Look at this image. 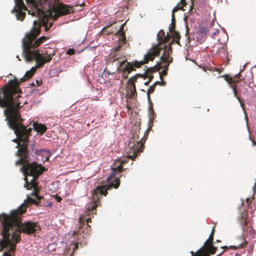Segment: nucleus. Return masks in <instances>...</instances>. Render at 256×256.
Returning a JSON list of instances; mask_svg holds the SVG:
<instances>
[{
  "instance_id": "1",
  "label": "nucleus",
  "mask_w": 256,
  "mask_h": 256,
  "mask_svg": "<svg viewBox=\"0 0 256 256\" xmlns=\"http://www.w3.org/2000/svg\"><path fill=\"white\" fill-rule=\"evenodd\" d=\"M33 74L27 71L22 78L19 81L16 78L10 80L4 87L0 88V107L5 108L4 114L8 127L14 130L20 142L16 156L20 159L16 161L18 166L23 164L22 170L24 174H42L45 170L42 164L34 162L27 164L30 153L28 149L29 136L31 135L32 128H27L23 124V119L20 114L19 108L21 107L22 92L20 88V83L32 77Z\"/></svg>"
},
{
  "instance_id": "2",
  "label": "nucleus",
  "mask_w": 256,
  "mask_h": 256,
  "mask_svg": "<svg viewBox=\"0 0 256 256\" xmlns=\"http://www.w3.org/2000/svg\"><path fill=\"white\" fill-rule=\"evenodd\" d=\"M26 204H22L16 210H12L10 214H3V228L0 234V252L6 248L3 256H12L10 253H14L16 244L21 240L20 234L28 235L34 234L40 229L36 222H21V216L26 212Z\"/></svg>"
},
{
  "instance_id": "3",
  "label": "nucleus",
  "mask_w": 256,
  "mask_h": 256,
  "mask_svg": "<svg viewBox=\"0 0 256 256\" xmlns=\"http://www.w3.org/2000/svg\"><path fill=\"white\" fill-rule=\"evenodd\" d=\"M15 6L12 12L16 13L18 20L22 21L27 10L32 16H36L39 20L53 13L57 17L71 14L74 12L73 6L64 4L60 0H14Z\"/></svg>"
},
{
  "instance_id": "4",
  "label": "nucleus",
  "mask_w": 256,
  "mask_h": 256,
  "mask_svg": "<svg viewBox=\"0 0 256 256\" xmlns=\"http://www.w3.org/2000/svg\"><path fill=\"white\" fill-rule=\"evenodd\" d=\"M32 28L22 40V53L26 62H31L35 60L37 67H42L45 63L49 62L52 60L56 52L54 49L48 48L42 52V56L38 50H36L49 38L42 36L36 40L40 32V25L38 20H34Z\"/></svg>"
},
{
  "instance_id": "5",
  "label": "nucleus",
  "mask_w": 256,
  "mask_h": 256,
  "mask_svg": "<svg viewBox=\"0 0 256 256\" xmlns=\"http://www.w3.org/2000/svg\"><path fill=\"white\" fill-rule=\"evenodd\" d=\"M157 40L158 44L148 50L147 54L144 56V60L130 62L124 60L120 63L117 70L121 73L124 79L128 78V74L133 70H136L134 68H139L142 65L148 63L149 61H152L156 56H160L162 50L164 52L161 59L164 62L168 61V58L170 56L172 49L170 43L166 44L170 40V36L168 34L166 36L165 32L162 30L157 34Z\"/></svg>"
},
{
  "instance_id": "6",
  "label": "nucleus",
  "mask_w": 256,
  "mask_h": 256,
  "mask_svg": "<svg viewBox=\"0 0 256 256\" xmlns=\"http://www.w3.org/2000/svg\"><path fill=\"white\" fill-rule=\"evenodd\" d=\"M120 184V180L118 178H115L112 182L110 185H104L97 186L92 191V200L93 202L90 204L87 208L86 214L80 216L79 218L80 226L77 230L74 232V235H82V238H85L89 234L90 230V226L89 223L92 222L91 218H88L96 213V208L98 206V204L100 202V196H106L108 194V190L112 188H117Z\"/></svg>"
},
{
  "instance_id": "7",
  "label": "nucleus",
  "mask_w": 256,
  "mask_h": 256,
  "mask_svg": "<svg viewBox=\"0 0 256 256\" xmlns=\"http://www.w3.org/2000/svg\"><path fill=\"white\" fill-rule=\"evenodd\" d=\"M140 132L137 134L136 132L130 139V141L126 150L128 158L134 160L138 156V153L143 152L145 140L144 138H140Z\"/></svg>"
},
{
  "instance_id": "8",
  "label": "nucleus",
  "mask_w": 256,
  "mask_h": 256,
  "mask_svg": "<svg viewBox=\"0 0 256 256\" xmlns=\"http://www.w3.org/2000/svg\"><path fill=\"white\" fill-rule=\"evenodd\" d=\"M246 216V212H242L240 216L238 218L239 223L242 227L243 232H245L248 233L250 235H253L254 232V230L252 227L248 226Z\"/></svg>"
},
{
  "instance_id": "9",
  "label": "nucleus",
  "mask_w": 256,
  "mask_h": 256,
  "mask_svg": "<svg viewBox=\"0 0 256 256\" xmlns=\"http://www.w3.org/2000/svg\"><path fill=\"white\" fill-rule=\"evenodd\" d=\"M246 232H243L242 234L236 238L234 241V245L230 246V247L234 250L238 248H244L248 244V242L246 240V236H247Z\"/></svg>"
},
{
  "instance_id": "10",
  "label": "nucleus",
  "mask_w": 256,
  "mask_h": 256,
  "mask_svg": "<svg viewBox=\"0 0 256 256\" xmlns=\"http://www.w3.org/2000/svg\"><path fill=\"white\" fill-rule=\"evenodd\" d=\"M126 90L127 96H128V98L126 102V108L128 109V111L129 112L132 110V108H131L130 104L129 98H134L135 96L137 94L135 84H128Z\"/></svg>"
},
{
  "instance_id": "11",
  "label": "nucleus",
  "mask_w": 256,
  "mask_h": 256,
  "mask_svg": "<svg viewBox=\"0 0 256 256\" xmlns=\"http://www.w3.org/2000/svg\"><path fill=\"white\" fill-rule=\"evenodd\" d=\"M160 60L162 63L160 64L158 68H164L162 71L161 73L160 74V78L161 80H162V76H166L167 74V70L168 69L170 64L172 61V58H170L169 56L168 58L167 62H164L161 58Z\"/></svg>"
},
{
  "instance_id": "12",
  "label": "nucleus",
  "mask_w": 256,
  "mask_h": 256,
  "mask_svg": "<svg viewBox=\"0 0 256 256\" xmlns=\"http://www.w3.org/2000/svg\"><path fill=\"white\" fill-rule=\"evenodd\" d=\"M117 162L120 164L116 167L112 168V172L111 173L110 176L106 178V182L108 183L110 182L111 180H112V179L113 178L114 176H115V174H116V172H122V170H123L122 165L126 163V162L125 160H123L120 162H116V163H117Z\"/></svg>"
},
{
  "instance_id": "13",
  "label": "nucleus",
  "mask_w": 256,
  "mask_h": 256,
  "mask_svg": "<svg viewBox=\"0 0 256 256\" xmlns=\"http://www.w3.org/2000/svg\"><path fill=\"white\" fill-rule=\"evenodd\" d=\"M214 49H216V54L219 56L223 57L228 54L226 46L224 44H220V46H214L212 50L215 51Z\"/></svg>"
},
{
  "instance_id": "14",
  "label": "nucleus",
  "mask_w": 256,
  "mask_h": 256,
  "mask_svg": "<svg viewBox=\"0 0 256 256\" xmlns=\"http://www.w3.org/2000/svg\"><path fill=\"white\" fill-rule=\"evenodd\" d=\"M224 77L225 78L226 80L231 84H236L237 83H238L239 80L244 81V80L241 78L242 75L240 74V71L238 74L235 76L234 78L232 77H229L228 76H224Z\"/></svg>"
},
{
  "instance_id": "15",
  "label": "nucleus",
  "mask_w": 256,
  "mask_h": 256,
  "mask_svg": "<svg viewBox=\"0 0 256 256\" xmlns=\"http://www.w3.org/2000/svg\"><path fill=\"white\" fill-rule=\"evenodd\" d=\"M35 153L37 156H42L46 158V160L48 161L50 156V152L44 149L36 150Z\"/></svg>"
},
{
  "instance_id": "16",
  "label": "nucleus",
  "mask_w": 256,
  "mask_h": 256,
  "mask_svg": "<svg viewBox=\"0 0 256 256\" xmlns=\"http://www.w3.org/2000/svg\"><path fill=\"white\" fill-rule=\"evenodd\" d=\"M33 126L34 130L40 134H43L47 130L46 126L43 124L34 122Z\"/></svg>"
},
{
  "instance_id": "17",
  "label": "nucleus",
  "mask_w": 256,
  "mask_h": 256,
  "mask_svg": "<svg viewBox=\"0 0 256 256\" xmlns=\"http://www.w3.org/2000/svg\"><path fill=\"white\" fill-rule=\"evenodd\" d=\"M214 228L212 230L211 234L209 236L208 239L205 242L204 246L208 249H212L214 248L212 246V241L214 240Z\"/></svg>"
},
{
  "instance_id": "18",
  "label": "nucleus",
  "mask_w": 256,
  "mask_h": 256,
  "mask_svg": "<svg viewBox=\"0 0 256 256\" xmlns=\"http://www.w3.org/2000/svg\"><path fill=\"white\" fill-rule=\"evenodd\" d=\"M186 4L185 2V0H180V4H178L177 6L174 7L172 11V19L174 20V13L179 10L182 9L184 6H186Z\"/></svg>"
},
{
  "instance_id": "19",
  "label": "nucleus",
  "mask_w": 256,
  "mask_h": 256,
  "mask_svg": "<svg viewBox=\"0 0 256 256\" xmlns=\"http://www.w3.org/2000/svg\"><path fill=\"white\" fill-rule=\"evenodd\" d=\"M124 24H122L120 26V30L116 33V34L120 36V40L122 42L124 43L126 40V37L125 36V32H124Z\"/></svg>"
},
{
  "instance_id": "20",
  "label": "nucleus",
  "mask_w": 256,
  "mask_h": 256,
  "mask_svg": "<svg viewBox=\"0 0 256 256\" xmlns=\"http://www.w3.org/2000/svg\"><path fill=\"white\" fill-rule=\"evenodd\" d=\"M236 84H230V87L232 88L233 92L234 94V96L238 99L239 102L240 104V106L244 110V104L242 102L241 100L240 99V97L238 96V92L236 89Z\"/></svg>"
},
{
  "instance_id": "21",
  "label": "nucleus",
  "mask_w": 256,
  "mask_h": 256,
  "mask_svg": "<svg viewBox=\"0 0 256 256\" xmlns=\"http://www.w3.org/2000/svg\"><path fill=\"white\" fill-rule=\"evenodd\" d=\"M143 76L144 75L142 74H137L128 80L127 84H135V82H136L138 78H142Z\"/></svg>"
},
{
  "instance_id": "22",
  "label": "nucleus",
  "mask_w": 256,
  "mask_h": 256,
  "mask_svg": "<svg viewBox=\"0 0 256 256\" xmlns=\"http://www.w3.org/2000/svg\"><path fill=\"white\" fill-rule=\"evenodd\" d=\"M172 32H173V35H172L173 40H174L177 44H179V43H180L179 40L180 38V36L179 33L178 32H176L175 30H172Z\"/></svg>"
},
{
  "instance_id": "23",
  "label": "nucleus",
  "mask_w": 256,
  "mask_h": 256,
  "mask_svg": "<svg viewBox=\"0 0 256 256\" xmlns=\"http://www.w3.org/2000/svg\"><path fill=\"white\" fill-rule=\"evenodd\" d=\"M156 86L153 84L152 86H150L147 92V95L148 97V99L150 100V94L154 92L155 90Z\"/></svg>"
},
{
  "instance_id": "24",
  "label": "nucleus",
  "mask_w": 256,
  "mask_h": 256,
  "mask_svg": "<svg viewBox=\"0 0 256 256\" xmlns=\"http://www.w3.org/2000/svg\"><path fill=\"white\" fill-rule=\"evenodd\" d=\"M150 70V69H148L146 72H145L144 74H143L144 76H143V78L144 79L146 78H148V81L149 82H151L152 80V78H154V76L152 75V74H150V75H149L148 74V70Z\"/></svg>"
},
{
  "instance_id": "25",
  "label": "nucleus",
  "mask_w": 256,
  "mask_h": 256,
  "mask_svg": "<svg viewBox=\"0 0 256 256\" xmlns=\"http://www.w3.org/2000/svg\"><path fill=\"white\" fill-rule=\"evenodd\" d=\"M43 23V26H44L45 31H48L50 27L52 26V24H50L49 26L44 22V20H42V22Z\"/></svg>"
},
{
  "instance_id": "26",
  "label": "nucleus",
  "mask_w": 256,
  "mask_h": 256,
  "mask_svg": "<svg viewBox=\"0 0 256 256\" xmlns=\"http://www.w3.org/2000/svg\"><path fill=\"white\" fill-rule=\"evenodd\" d=\"M172 22L171 24V27L170 28V32H172V30H174V28H175V26H176V24H175V19L174 18L172 20Z\"/></svg>"
},
{
  "instance_id": "27",
  "label": "nucleus",
  "mask_w": 256,
  "mask_h": 256,
  "mask_svg": "<svg viewBox=\"0 0 256 256\" xmlns=\"http://www.w3.org/2000/svg\"><path fill=\"white\" fill-rule=\"evenodd\" d=\"M38 68L39 67H37L36 64V67H32L29 71L30 72V73H31L32 74H34L36 72V68Z\"/></svg>"
},
{
  "instance_id": "28",
  "label": "nucleus",
  "mask_w": 256,
  "mask_h": 256,
  "mask_svg": "<svg viewBox=\"0 0 256 256\" xmlns=\"http://www.w3.org/2000/svg\"><path fill=\"white\" fill-rule=\"evenodd\" d=\"M74 52H75V50H74L72 48L69 49L67 51V54H69V55H72V54H74Z\"/></svg>"
},
{
  "instance_id": "29",
  "label": "nucleus",
  "mask_w": 256,
  "mask_h": 256,
  "mask_svg": "<svg viewBox=\"0 0 256 256\" xmlns=\"http://www.w3.org/2000/svg\"><path fill=\"white\" fill-rule=\"evenodd\" d=\"M220 32L219 30H216L214 32L212 33V36L214 38V36L218 35Z\"/></svg>"
},
{
  "instance_id": "30",
  "label": "nucleus",
  "mask_w": 256,
  "mask_h": 256,
  "mask_svg": "<svg viewBox=\"0 0 256 256\" xmlns=\"http://www.w3.org/2000/svg\"><path fill=\"white\" fill-rule=\"evenodd\" d=\"M114 58L113 62H115L116 60H119L120 57L118 56V54H114L112 56Z\"/></svg>"
},
{
  "instance_id": "31",
  "label": "nucleus",
  "mask_w": 256,
  "mask_h": 256,
  "mask_svg": "<svg viewBox=\"0 0 256 256\" xmlns=\"http://www.w3.org/2000/svg\"><path fill=\"white\" fill-rule=\"evenodd\" d=\"M164 82L163 81V80H162V82H158V81L156 82L154 84L155 86H156V85H158V84H164Z\"/></svg>"
},
{
  "instance_id": "32",
  "label": "nucleus",
  "mask_w": 256,
  "mask_h": 256,
  "mask_svg": "<svg viewBox=\"0 0 256 256\" xmlns=\"http://www.w3.org/2000/svg\"><path fill=\"white\" fill-rule=\"evenodd\" d=\"M252 200V198H246V202L248 205H250Z\"/></svg>"
},
{
  "instance_id": "33",
  "label": "nucleus",
  "mask_w": 256,
  "mask_h": 256,
  "mask_svg": "<svg viewBox=\"0 0 256 256\" xmlns=\"http://www.w3.org/2000/svg\"><path fill=\"white\" fill-rule=\"evenodd\" d=\"M56 200L58 202H60L62 200V198L60 196H57L56 197Z\"/></svg>"
},
{
  "instance_id": "34",
  "label": "nucleus",
  "mask_w": 256,
  "mask_h": 256,
  "mask_svg": "<svg viewBox=\"0 0 256 256\" xmlns=\"http://www.w3.org/2000/svg\"><path fill=\"white\" fill-rule=\"evenodd\" d=\"M120 46H117L116 48H115V52H117L118 51H119L120 49Z\"/></svg>"
},
{
  "instance_id": "35",
  "label": "nucleus",
  "mask_w": 256,
  "mask_h": 256,
  "mask_svg": "<svg viewBox=\"0 0 256 256\" xmlns=\"http://www.w3.org/2000/svg\"><path fill=\"white\" fill-rule=\"evenodd\" d=\"M30 146L31 148L32 151H33L34 150V149L35 148H34L35 145L34 144H31Z\"/></svg>"
},
{
  "instance_id": "36",
  "label": "nucleus",
  "mask_w": 256,
  "mask_h": 256,
  "mask_svg": "<svg viewBox=\"0 0 256 256\" xmlns=\"http://www.w3.org/2000/svg\"><path fill=\"white\" fill-rule=\"evenodd\" d=\"M104 72H107L108 74H114V72L110 73L109 70L106 71V69H105Z\"/></svg>"
},
{
  "instance_id": "37",
  "label": "nucleus",
  "mask_w": 256,
  "mask_h": 256,
  "mask_svg": "<svg viewBox=\"0 0 256 256\" xmlns=\"http://www.w3.org/2000/svg\"><path fill=\"white\" fill-rule=\"evenodd\" d=\"M150 82H149V81L148 80V81H147V82H144V84H145L146 86H148V85L149 84Z\"/></svg>"
},
{
  "instance_id": "38",
  "label": "nucleus",
  "mask_w": 256,
  "mask_h": 256,
  "mask_svg": "<svg viewBox=\"0 0 256 256\" xmlns=\"http://www.w3.org/2000/svg\"><path fill=\"white\" fill-rule=\"evenodd\" d=\"M252 144L254 146H256V141H254V140H252Z\"/></svg>"
},
{
  "instance_id": "39",
  "label": "nucleus",
  "mask_w": 256,
  "mask_h": 256,
  "mask_svg": "<svg viewBox=\"0 0 256 256\" xmlns=\"http://www.w3.org/2000/svg\"><path fill=\"white\" fill-rule=\"evenodd\" d=\"M78 248V244L76 243V244H75V246H74V250H76V248Z\"/></svg>"
},
{
  "instance_id": "40",
  "label": "nucleus",
  "mask_w": 256,
  "mask_h": 256,
  "mask_svg": "<svg viewBox=\"0 0 256 256\" xmlns=\"http://www.w3.org/2000/svg\"><path fill=\"white\" fill-rule=\"evenodd\" d=\"M216 70L219 73H220L221 72V71L220 70V69L218 68H216Z\"/></svg>"
},
{
  "instance_id": "41",
  "label": "nucleus",
  "mask_w": 256,
  "mask_h": 256,
  "mask_svg": "<svg viewBox=\"0 0 256 256\" xmlns=\"http://www.w3.org/2000/svg\"><path fill=\"white\" fill-rule=\"evenodd\" d=\"M36 83L37 86H38L40 85V82L38 80H36Z\"/></svg>"
},
{
  "instance_id": "42",
  "label": "nucleus",
  "mask_w": 256,
  "mask_h": 256,
  "mask_svg": "<svg viewBox=\"0 0 256 256\" xmlns=\"http://www.w3.org/2000/svg\"><path fill=\"white\" fill-rule=\"evenodd\" d=\"M204 30H202V29H200V32H204Z\"/></svg>"
},
{
  "instance_id": "43",
  "label": "nucleus",
  "mask_w": 256,
  "mask_h": 256,
  "mask_svg": "<svg viewBox=\"0 0 256 256\" xmlns=\"http://www.w3.org/2000/svg\"><path fill=\"white\" fill-rule=\"evenodd\" d=\"M192 6H193V4H192V6H190V10H192Z\"/></svg>"
},
{
  "instance_id": "44",
  "label": "nucleus",
  "mask_w": 256,
  "mask_h": 256,
  "mask_svg": "<svg viewBox=\"0 0 256 256\" xmlns=\"http://www.w3.org/2000/svg\"><path fill=\"white\" fill-rule=\"evenodd\" d=\"M16 58L18 59L19 60H20V59L19 58L18 56H17Z\"/></svg>"
},
{
  "instance_id": "45",
  "label": "nucleus",
  "mask_w": 256,
  "mask_h": 256,
  "mask_svg": "<svg viewBox=\"0 0 256 256\" xmlns=\"http://www.w3.org/2000/svg\"><path fill=\"white\" fill-rule=\"evenodd\" d=\"M214 252H215L214 250L213 252H212V253L214 254Z\"/></svg>"
}]
</instances>
